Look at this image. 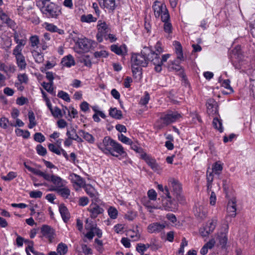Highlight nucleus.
<instances>
[{
    "mask_svg": "<svg viewBox=\"0 0 255 255\" xmlns=\"http://www.w3.org/2000/svg\"><path fill=\"white\" fill-rule=\"evenodd\" d=\"M24 165L29 171L36 175L42 177L45 180L52 183L54 186L51 188H59L64 186L67 183L65 180L57 175L53 174L51 173V171L49 172L47 171L43 172L39 169L30 167L25 163H24Z\"/></svg>",
    "mask_w": 255,
    "mask_h": 255,
    "instance_id": "1",
    "label": "nucleus"
},
{
    "mask_svg": "<svg viewBox=\"0 0 255 255\" xmlns=\"http://www.w3.org/2000/svg\"><path fill=\"white\" fill-rule=\"evenodd\" d=\"M152 49L148 47H144L140 53L132 54L131 57V64L142 67H146L148 61L152 62Z\"/></svg>",
    "mask_w": 255,
    "mask_h": 255,
    "instance_id": "2",
    "label": "nucleus"
},
{
    "mask_svg": "<svg viewBox=\"0 0 255 255\" xmlns=\"http://www.w3.org/2000/svg\"><path fill=\"white\" fill-rule=\"evenodd\" d=\"M168 189L171 190V195L175 197L180 204H184L185 199L182 194V186L179 181L173 177H170L168 180Z\"/></svg>",
    "mask_w": 255,
    "mask_h": 255,
    "instance_id": "3",
    "label": "nucleus"
},
{
    "mask_svg": "<svg viewBox=\"0 0 255 255\" xmlns=\"http://www.w3.org/2000/svg\"><path fill=\"white\" fill-rule=\"evenodd\" d=\"M97 146L104 153L118 157L124 153L123 147L121 144H97Z\"/></svg>",
    "mask_w": 255,
    "mask_h": 255,
    "instance_id": "4",
    "label": "nucleus"
},
{
    "mask_svg": "<svg viewBox=\"0 0 255 255\" xmlns=\"http://www.w3.org/2000/svg\"><path fill=\"white\" fill-rule=\"evenodd\" d=\"M165 195L166 197L162 199V205L164 209L168 211H172L173 209H176L179 201L171 195L168 187H165Z\"/></svg>",
    "mask_w": 255,
    "mask_h": 255,
    "instance_id": "5",
    "label": "nucleus"
},
{
    "mask_svg": "<svg viewBox=\"0 0 255 255\" xmlns=\"http://www.w3.org/2000/svg\"><path fill=\"white\" fill-rule=\"evenodd\" d=\"M41 11L48 18H57L61 14V8L53 2H51L45 6L42 5Z\"/></svg>",
    "mask_w": 255,
    "mask_h": 255,
    "instance_id": "6",
    "label": "nucleus"
},
{
    "mask_svg": "<svg viewBox=\"0 0 255 255\" xmlns=\"http://www.w3.org/2000/svg\"><path fill=\"white\" fill-rule=\"evenodd\" d=\"M244 56L240 46H237L232 51L231 61L236 69H240L243 65Z\"/></svg>",
    "mask_w": 255,
    "mask_h": 255,
    "instance_id": "7",
    "label": "nucleus"
},
{
    "mask_svg": "<svg viewBox=\"0 0 255 255\" xmlns=\"http://www.w3.org/2000/svg\"><path fill=\"white\" fill-rule=\"evenodd\" d=\"M152 63L155 66L154 70L156 72L159 73L162 70V65L163 62L167 61V59L170 56V54H166L163 55L161 59H160L159 54L152 50Z\"/></svg>",
    "mask_w": 255,
    "mask_h": 255,
    "instance_id": "8",
    "label": "nucleus"
},
{
    "mask_svg": "<svg viewBox=\"0 0 255 255\" xmlns=\"http://www.w3.org/2000/svg\"><path fill=\"white\" fill-rule=\"evenodd\" d=\"M97 29L98 32L96 34V38L99 42H102L103 38L107 36L109 33H110L111 28L105 22L99 20L97 25Z\"/></svg>",
    "mask_w": 255,
    "mask_h": 255,
    "instance_id": "9",
    "label": "nucleus"
},
{
    "mask_svg": "<svg viewBox=\"0 0 255 255\" xmlns=\"http://www.w3.org/2000/svg\"><path fill=\"white\" fill-rule=\"evenodd\" d=\"M41 233L43 237L48 239L49 243H52L56 237L55 230L51 226L47 225L42 226Z\"/></svg>",
    "mask_w": 255,
    "mask_h": 255,
    "instance_id": "10",
    "label": "nucleus"
},
{
    "mask_svg": "<svg viewBox=\"0 0 255 255\" xmlns=\"http://www.w3.org/2000/svg\"><path fill=\"white\" fill-rule=\"evenodd\" d=\"M162 116L167 125L176 122L181 118V115L180 113L177 111H168L166 113H164Z\"/></svg>",
    "mask_w": 255,
    "mask_h": 255,
    "instance_id": "11",
    "label": "nucleus"
},
{
    "mask_svg": "<svg viewBox=\"0 0 255 255\" xmlns=\"http://www.w3.org/2000/svg\"><path fill=\"white\" fill-rule=\"evenodd\" d=\"M73 40L78 47L83 51H88L90 45L88 39L86 38H80L78 37H74Z\"/></svg>",
    "mask_w": 255,
    "mask_h": 255,
    "instance_id": "12",
    "label": "nucleus"
},
{
    "mask_svg": "<svg viewBox=\"0 0 255 255\" xmlns=\"http://www.w3.org/2000/svg\"><path fill=\"white\" fill-rule=\"evenodd\" d=\"M69 178L73 184L74 186L76 185L78 188H82L84 187L85 184V180L80 175L75 173H71L70 174Z\"/></svg>",
    "mask_w": 255,
    "mask_h": 255,
    "instance_id": "13",
    "label": "nucleus"
},
{
    "mask_svg": "<svg viewBox=\"0 0 255 255\" xmlns=\"http://www.w3.org/2000/svg\"><path fill=\"white\" fill-rule=\"evenodd\" d=\"M92 218H96L100 214L104 212V209L96 204H91L88 208Z\"/></svg>",
    "mask_w": 255,
    "mask_h": 255,
    "instance_id": "14",
    "label": "nucleus"
},
{
    "mask_svg": "<svg viewBox=\"0 0 255 255\" xmlns=\"http://www.w3.org/2000/svg\"><path fill=\"white\" fill-rule=\"evenodd\" d=\"M97 227V225L93 222H89L87 220L85 224V229L88 231L85 235V237L91 240H92L94 237V231Z\"/></svg>",
    "mask_w": 255,
    "mask_h": 255,
    "instance_id": "15",
    "label": "nucleus"
},
{
    "mask_svg": "<svg viewBox=\"0 0 255 255\" xmlns=\"http://www.w3.org/2000/svg\"><path fill=\"white\" fill-rule=\"evenodd\" d=\"M49 190L56 192L64 199H68L71 193L70 189L66 185L59 188H50Z\"/></svg>",
    "mask_w": 255,
    "mask_h": 255,
    "instance_id": "16",
    "label": "nucleus"
},
{
    "mask_svg": "<svg viewBox=\"0 0 255 255\" xmlns=\"http://www.w3.org/2000/svg\"><path fill=\"white\" fill-rule=\"evenodd\" d=\"M142 159L145 160L147 164L154 171H158L159 169V166L156 163L155 159L152 158L147 154H144L142 155Z\"/></svg>",
    "mask_w": 255,
    "mask_h": 255,
    "instance_id": "17",
    "label": "nucleus"
},
{
    "mask_svg": "<svg viewBox=\"0 0 255 255\" xmlns=\"http://www.w3.org/2000/svg\"><path fill=\"white\" fill-rule=\"evenodd\" d=\"M165 227L164 224L155 222L149 224L147 227V230L149 233H156L162 231Z\"/></svg>",
    "mask_w": 255,
    "mask_h": 255,
    "instance_id": "18",
    "label": "nucleus"
},
{
    "mask_svg": "<svg viewBox=\"0 0 255 255\" xmlns=\"http://www.w3.org/2000/svg\"><path fill=\"white\" fill-rule=\"evenodd\" d=\"M99 4L102 8H107V9L114 11L116 7L115 0H97Z\"/></svg>",
    "mask_w": 255,
    "mask_h": 255,
    "instance_id": "19",
    "label": "nucleus"
},
{
    "mask_svg": "<svg viewBox=\"0 0 255 255\" xmlns=\"http://www.w3.org/2000/svg\"><path fill=\"white\" fill-rule=\"evenodd\" d=\"M207 113L209 115H213L218 112L217 103L213 99H209L206 102Z\"/></svg>",
    "mask_w": 255,
    "mask_h": 255,
    "instance_id": "20",
    "label": "nucleus"
},
{
    "mask_svg": "<svg viewBox=\"0 0 255 255\" xmlns=\"http://www.w3.org/2000/svg\"><path fill=\"white\" fill-rule=\"evenodd\" d=\"M236 202L235 199H232L229 201L227 205L228 216L235 217L236 216Z\"/></svg>",
    "mask_w": 255,
    "mask_h": 255,
    "instance_id": "21",
    "label": "nucleus"
},
{
    "mask_svg": "<svg viewBox=\"0 0 255 255\" xmlns=\"http://www.w3.org/2000/svg\"><path fill=\"white\" fill-rule=\"evenodd\" d=\"M111 50L112 52L119 55H124L127 53V47L125 44L120 46L113 44L111 46Z\"/></svg>",
    "mask_w": 255,
    "mask_h": 255,
    "instance_id": "22",
    "label": "nucleus"
},
{
    "mask_svg": "<svg viewBox=\"0 0 255 255\" xmlns=\"http://www.w3.org/2000/svg\"><path fill=\"white\" fill-rule=\"evenodd\" d=\"M59 211L63 221L65 223L67 222L70 218V215L67 208L64 204H60L59 206Z\"/></svg>",
    "mask_w": 255,
    "mask_h": 255,
    "instance_id": "23",
    "label": "nucleus"
},
{
    "mask_svg": "<svg viewBox=\"0 0 255 255\" xmlns=\"http://www.w3.org/2000/svg\"><path fill=\"white\" fill-rule=\"evenodd\" d=\"M61 63L62 65V66L68 68L71 67L72 66H74L75 65V62L74 59V58L70 54H69L64 57L62 59Z\"/></svg>",
    "mask_w": 255,
    "mask_h": 255,
    "instance_id": "24",
    "label": "nucleus"
},
{
    "mask_svg": "<svg viewBox=\"0 0 255 255\" xmlns=\"http://www.w3.org/2000/svg\"><path fill=\"white\" fill-rule=\"evenodd\" d=\"M48 147L51 151L58 155L63 154L65 157L67 156L66 152L62 149L59 144H48Z\"/></svg>",
    "mask_w": 255,
    "mask_h": 255,
    "instance_id": "25",
    "label": "nucleus"
},
{
    "mask_svg": "<svg viewBox=\"0 0 255 255\" xmlns=\"http://www.w3.org/2000/svg\"><path fill=\"white\" fill-rule=\"evenodd\" d=\"M164 4H159L158 2L155 1L154 4L152 5V8L154 10L155 16L156 17H159L160 14L164 10Z\"/></svg>",
    "mask_w": 255,
    "mask_h": 255,
    "instance_id": "26",
    "label": "nucleus"
},
{
    "mask_svg": "<svg viewBox=\"0 0 255 255\" xmlns=\"http://www.w3.org/2000/svg\"><path fill=\"white\" fill-rule=\"evenodd\" d=\"M174 45L175 46V51L177 54V59L183 61L184 59L181 44L179 42L175 41H174Z\"/></svg>",
    "mask_w": 255,
    "mask_h": 255,
    "instance_id": "27",
    "label": "nucleus"
},
{
    "mask_svg": "<svg viewBox=\"0 0 255 255\" xmlns=\"http://www.w3.org/2000/svg\"><path fill=\"white\" fill-rule=\"evenodd\" d=\"M216 241L214 239L210 240L208 242L205 244L200 250V254L202 255H205L208 252V249H211L215 245Z\"/></svg>",
    "mask_w": 255,
    "mask_h": 255,
    "instance_id": "28",
    "label": "nucleus"
},
{
    "mask_svg": "<svg viewBox=\"0 0 255 255\" xmlns=\"http://www.w3.org/2000/svg\"><path fill=\"white\" fill-rule=\"evenodd\" d=\"M142 66L131 64V69L133 76L137 79H140L142 75Z\"/></svg>",
    "mask_w": 255,
    "mask_h": 255,
    "instance_id": "29",
    "label": "nucleus"
},
{
    "mask_svg": "<svg viewBox=\"0 0 255 255\" xmlns=\"http://www.w3.org/2000/svg\"><path fill=\"white\" fill-rule=\"evenodd\" d=\"M45 28L51 32H57L59 34H64V31L63 29H59L57 26L52 23H45Z\"/></svg>",
    "mask_w": 255,
    "mask_h": 255,
    "instance_id": "30",
    "label": "nucleus"
},
{
    "mask_svg": "<svg viewBox=\"0 0 255 255\" xmlns=\"http://www.w3.org/2000/svg\"><path fill=\"white\" fill-rule=\"evenodd\" d=\"M165 121L162 115L161 117L155 123L154 125V128L158 130H161L167 126L168 125Z\"/></svg>",
    "mask_w": 255,
    "mask_h": 255,
    "instance_id": "31",
    "label": "nucleus"
},
{
    "mask_svg": "<svg viewBox=\"0 0 255 255\" xmlns=\"http://www.w3.org/2000/svg\"><path fill=\"white\" fill-rule=\"evenodd\" d=\"M0 70L4 72L5 73H14L15 71V67L14 65L9 64L7 65L4 63H1L0 65Z\"/></svg>",
    "mask_w": 255,
    "mask_h": 255,
    "instance_id": "32",
    "label": "nucleus"
},
{
    "mask_svg": "<svg viewBox=\"0 0 255 255\" xmlns=\"http://www.w3.org/2000/svg\"><path fill=\"white\" fill-rule=\"evenodd\" d=\"M109 115L113 118L116 119H121L123 117L122 112L120 110H118L117 108H111L109 111Z\"/></svg>",
    "mask_w": 255,
    "mask_h": 255,
    "instance_id": "33",
    "label": "nucleus"
},
{
    "mask_svg": "<svg viewBox=\"0 0 255 255\" xmlns=\"http://www.w3.org/2000/svg\"><path fill=\"white\" fill-rule=\"evenodd\" d=\"M213 126L214 128L218 129L220 132L223 131V127L222 126V121L218 117H215L213 120Z\"/></svg>",
    "mask_w": 255,
    "mask_h": 255,
    "instance_id": "34",
    "label": "nucleus"
},
{
    "mask_svg": "<svg viewBox=\"0 0 255 255\" xmlns=\"http://www.w3.org/2000/svg\"><path fill=\"white\" fill-rule=\"evenodd\" d=\"M16 64L20 70H24L26 67V63L25 60L24 56H21L15 58Z\"/></svg>",
    "mask_w": 255,
    "mask_h": 255,
    "instance_id": "35",
    "label": "nucleus"
},
{
    "mask_svg": "<svg viewBox=\"0 0 255 255\" xmlns=\"http://www.w3.org/2000/svg\"><path fill=\"white\" fill-rule=\"evenodd\" d=\"M216 240L222 247H225L228 240L226 234L221 233L218 235Z\"/></svg>",
    "mask_w": 255,
    "mask_h": 255,
    "instance_id": "36",
    "label": "nucleus"
},
{
    "mask_svg": "<svg viewBox=\"0 0 255 255\" xmlns=\"http://www.w3.org/2000/svg\"><path fill=\"white\" fill-rule=\"evenodd\" d=\"M13 38L15 42L17 44L16 46H19L20 47H23L26 43V39L25 38L23 39H19V35L17 32H14L13 34Z\"/></svg>",
    "mask_w": 255,
    "mask_h": 255,
    "instance_id": "37",
    "label": "nucleus"
},
{
    "mask_svg": "<svg viewBox=\"0 0 255 255\" xmlns=\"http://www.w3.org/2000/svg\"><path fill=\"white\" fill-rule=\"evenodd\" d=\"M217 219L216 218L213 219L206 226L204 227L208 233H211L213 232L217 225Z\"/></svg>",
    "mask_w": 255,
    "mask_h": 255,
    "instance_id": "38",
    "label": "nucleus"
},
{
    "mask_svg": "<svg viewBox=\"0 0 255 255\" xmlns=\"http://www.w3.org/2000/svg\"><path fill=\"white\" fill-rule=\"evenodd\" d=\"M97 20V18L94 17L91 14L87 15L84 14L81 16V21L82 22L90 23L95 22Z\"/></svg>",
    "mask_w": 255,
    "mask_h": 255,
    "instance_id": "39",
    "label": "nucleus"
},
{
    "mask_svg": "<svg viewBox=\"0 0 255 255\" xmlns=\"http://www.w3.org/2000/svg\"><path fill=\"white\" fill-rule=\"evenodd\" d=\"M53 84H54L53 83H52V84L51 85L50 83H46V82H43L41 84V85L43 87V88L46 91H47L49 93H50V94H51L52 95H55V93L54 91V89L53 87Z\"/></svg>",
    "mask_w": 255,
    "mask_h": 255,
    "instance_id": "40",
    "label": "nucleus"
},
{
    "mask_svg": "<svg viewBox=\"0 0 255 255\" xmlns=\"http://www.w3.org/2000/svg\"><path fill=\"white\" fill-rule=\"evenodd\" d=\"M57 251L60 255H64L68 252V247L66 244L61 243L57 246Z\"/></svg>",
    "mask_w": 255,
    "mask_h": 255,
    "instance_id": "41",
    "label": "nucleus"
},
{
    "mask_svg": "<svg viewBox=\"0 0 255 255\" xmlns=\"http://www.w3.org/2000/svg\"><path fill=\"white\" fill-rule=\"evenodd\" d=\"M127 235L130 238L132 241H137L140 238L139 233L133 230H129L128 231Z\"/></svg>",
    "mask_w": 255,
    "mask_h": 255,
    "instance_id": "42",
    "label": "nucleus"
},
{
    "mask_svg": "<svg viewBox=\"0 0 255 255\" xmlns=\"http://www.w3.org/2000/svg\"><path fill=\"white\" fill-rule=\"evenodd\" d=\"M83 188H84L85 191L91 197H95V191L94 188L90 184H85Z\"/></svg>",
    "mask_w": 255,
    "mask_h": 255,
    "instance_id": "43",
    "label": "nucleus"
},
{
    "mask_svg": "<svg viewBox=\"0 0 255 255\" xmlns=\"http://www.w3.org/2000/svg\"><path fill=\"white\" fill-rule=\"evenodd\" d=\"M79 134L89 142H92L94 141V137L92 134L88 132H86L84 131L81 130L79 131Z\"/></svg>",
    "mask_w": 255,
    "mask_h": 255,
    "instance_id": "44",
    "label": "nucleus"
},
{
    "mask_svg": "<svg viewBox=\"0 0 255 255\" xmlns=\"http://www.w3.org/2000/svg\"><path fill=\"white\" fill-rule=\"evenodd\" d=\"M108 214L111 219H116L118 217V211L115 207L111 206L108 209Z\"/></svg>",
    "mask_w": 255,
    "mask_h": 255,
    "instance_id": "45",
    "label": "nucleus"
},
{
    "mask_svg": "<svg viewBox=\"0 0 255 255\" xmlns=\"http://www.w3.org/2000/svg\"><path fill=\"white\" fill-rule=\"evenodd\" d=\"M223 170V165L217 162L215 163L212 166V172L216 174H220Z\"/></svg>",
    "mask_w": 255,
    "mask_h": 255,
    "instance_id": "46",
    "label": "nucleus"
},
{
    "mask_svg": "<svg viewBox=\"0 0 255 255\" xmlns=\"http://www.w3.org/2000/svg\"><path fill=\"white\" fill-rule=\"evenodd\" d=\"M137 216L136 211H129L125 215V218L128 221H133Z\"/></svg>",
    "mask_w": 255,
    "mask_h": 255,
    "instance_id": "47",
    "label": "nucleus"
},
{
    "mask_svg": "<svg viewBox=\"0 0 255 255\" xmlns=\"http://www.w3.org/2000/svg\"><path fill=\"white\" fill-rule=\"evenodd\" d=\"M161 20L165 23V22H169V20L170 18V16L168 13V11L166 7V6H164V10L163 12L160 14Z\"/></svg>",
    "mask_w": 255,
    "mask_h": 255,
    "instance_id": "48",
    "label": "nucleus"
},
{
    "mask_svg": "<svg viewBox=\"0 0 255 255\" xmlns=\"http://www.w3.org/2000/svg\"><path fill=\"white\" fill-rule=\"evenodd\" d=\"M33 55L35 59V61L36 63H41L43 62L44 58L42 53H39L37 51H34Z\"/></svg>",
    "mask_w": 255,
    "mask_h": 255,
    "instance_id": "49",
    "label": "nucleus"
},
{
    "mask_svg": "<svg viewBox=\"0 0 255 255\" xmlns=\"http://www.w3.org/2000/svg\"><path fill=\"white\" fill-rule=\"evenodd\" d=\"M16 176V172L10 171L6 176H2L1 178L4 181H10L15 178Z\"/></svg>",
    "mask_w": 255,
    "mask_h": 255,
    "instance_id": "50",
    "label": "nucleus"
},
{
    "mask_svg": "<svg viewBox=\"0 0 255 255\" xmlns=\"http://www.w3.org/2000/svg\"><path fill=\"white\" fill-rule=\"evenodd\" d=\"M57 96L58 97L61 98L66 102H70V98L69 95L63 91H60L58 93Z\"/></svg>",
    "mask_w": 255,
    "mask_h": 255,
    "instance_id": "51",
    "label": "nucleus"
},
{
    "mask_svg": "<svg viewBox=\"0 0 255 255\" xmlns=\"http://www.w3.org/2000/svg\"><path fill=\"white\" fill-rule=\"evenodd\" d=\"M34 139L36 142L41 143L44 141L45 138L40 132H36L34 135Z\"/></svg>",
    "mask_w": 255,
    "mask_h": 255,
    "instance_id": "52",
    "label": "nucleus"
},
{
    "mask_svg": "<svg viewBox=\"0 0 255 255\" xmlns=\"http://www.w3.org/2000/svg\"><path fill=\"white\" fill-rule=\"evenodd\" d=\"M51 113L55 118L61 117L63 116L61 110L57 107H55L54 109H53Z\"/></svg>",
    "mask_w": 255,
    "mask_h": 255,
    "instance_id": "53",
    "label": "nucleus"
},
{
    "mask_svg": "<svg viewBox=\"0 0 255 255\" xmlns=\"http://www.w3.org/2000/svg\"><path fill=\"white\" fill-rule=\"evenodd\" d=\"M29 196L32 198H40L42 196V192L39 190L32 191L29 193Z\"/></svg>",
    "mask_w": 255,
    "mask_h": 255,
    "instance_id": "54",
    "label": "nucleus"
},
{
    "mask_svg": "<svg viewBox=\"0 0 255 255\" xmlns=\"http://www.w3.org/2000/svg\"><path fill=\"white\" fill-rule=\"evenodd\" d=\"M147 196L149 200L155 201L157 198V193L154 189L149 190L147 192Z\"/></svg>",
    "mask_w": 255,
    "mask_h": 255,
    "instance_id": "55",
    "label": "nucleus"
},
{
    "mask_svg": "<svg viewBox=\"0 0 255 255\" xmlns=\"http://www.w3.org/2000/svg\"><path fill=\"white\" fill-rule=\"evenodd\" d=\"M36 149L37 153L41 156L45 155L47 153L46 148L41 146V144H38L36 146Z\"/></svg>",
    "mask_w": 255,
    "mask_h": 255,
    "instance_id": "56",
    "label": "nucleus"
},
{
    "mask_svg": "<svg viewBox=\"0 0 255 255\" xmlns=\"http://www.w3.org/2000/svg\"><path fill=\"white\" fill-rule=\"evenodd\" d=\"M29 40L31 42V46L33 47L37 46L39 43V40L37 35L31 36Z\"/></svg>",
    "mask_w": 255,
    "mask_h": 255,
    "instance_id": "57",
    "label": "nucleus"
},
{
    "mask_svg": "<svg viewBox=\"0 0 255 255\" xmlns=\"http://www.w3.org/2000/svg\"><path fill=\"white\" fill-rule=\"evenodd\" d=\"M95 58L107 57L108 56V53L105 50L96 51L94 53Z\"/></svg>",
    "mask_w": 255,
    "mask_h": 255,
    "instance_id": "58",
    "label": "nucleus"
},
{
    "mask_svg": "<svg viewBox=\"0 0 255 255\" xmlns=\"http://www.w3.org/2000/svg\"><path fill=\"white\" fill-rule=\"evenodd\" d=\"M136 251L141 255H143L144 252L146 251L144 244L141 243L137 244L136 247Z\"/></svg>",
    "mask_w": 255,
    "mask_h": 255,
    "instance_id": "59",
    "label": "nucleus"
},
{
    "mask_svg": "<svg viewBox=\"0 0 255 255\" xmlns=\"http://www.w3.org/2000/svg\"><path fill=\"white\" fill-rule=\"evenodd\" d=\"M22 48L20 47L19 46H16L13 50V54L15 56V58L19 56H23L22 54Z\"/></svg>",
    "mask_w": 255,
    "mask_h": 255,
    "instance_id": "60",
    "label": "nucleus"
},
{
    "mask_svg": "<svg viewBox=\"0 0 255 255\" xmlns=\"http://www.w3.org/2000/svg\"><path fill=\"white\" fill-rule=\"evenodd\" d=\"M17 78L20 83H27L28 78L26 74H20L18 75Z\"/></svg>",
    "mask_w": 255,
    "mask_h": 255,
    "instance_id": "61",
    "label": "nucleus"
},
{
    "mask_svg": "<svg viewBox=\"0 0 255 255\" xmlns=\"http://www.w3.org/2000/svg\"><path fill=\"white\" fill-rule=\"evenodd\" d=\"M164 30L165 32L170 34L172 32V26L170 22H165L163 26Z\"/></svg>",
    "mask_w": 255,
    "mask_h": 255,
    "instance_id": "62",
    "label": "nucleus"
},
{
    "mask_svg": "<svg viewBox=\"0 0 255 255\" xmlns=\"http://www.w3.org/2000/svg\"><path fill=\"white\" fill-rule=\"evenodd\" d=\"M222 86L230 90V93L233 92V89L230 86V81L229 79L224 80L222 82Z\"/></svg>",
    "mask_w": 255,
    "mask_h": 255,
    "instance_id": "63",
    "label": "nucleus"
},
{
    "mask_svg": "<svg viewBox=\"0 0 255 255\" xmlns=\"http://www.w3.org/2000/svg\"><path fill=\"white\" fill-rule=\"evenodd\" d=\"M216 200L217 197L214 191H211L209 197L210 205L212 206L215 205L216 203Z\"/></svg>",
    "mask_w": 255,
    "mask_h": 255,
    "instance_id": "64",
    "label": "nucleus"
}]
</instances>
